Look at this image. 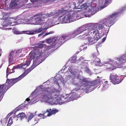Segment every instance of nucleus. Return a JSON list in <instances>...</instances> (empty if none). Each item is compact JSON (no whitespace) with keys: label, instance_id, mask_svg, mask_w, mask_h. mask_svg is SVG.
I'll list each match as a JSON object with an SVG mask.
<instances>
[{"label":"nucleus","instance_id":"obj_39","mask_svg":"<svg viewBox=\"0 0 126 126\" xmlns=\"http://www.w3.org/2000/svg\"><path fill=\"white\" fill-rule=\"evenodd\" d=\"M108 81H106L104 82V84L105 85H106L107 84H108Z\"/></svg>","mask_w":126,"mask_h":126},{"label":"nucleus","instance_id":"obj_31","mask_svg":"<svg viewBox=\"0 0 126 126\" xmlns=\"http://www.w3.org/2000/svg\"><path fill=\"white\" fill-rule=\"evenodd\" d=\"M54 33L53 32L51 31V32H49L48 33H45V35H43V37H44L45 36H47L49 34H52V33Z\"/></svg>","mask_w":126,"mask_h":126},{"label":"nucleus","instance_id":"obj_25","mask_svg":"<svg viewBox=\"0 0 126 126\" xmlns=\"http://www.w3.org/2000/svg\"><path fill=\"white\" fill-rule=\"evenodd\" d=\"M13 123L12 118V117H10L9 118L7 126H10Z\"/></svg>","mask_w":126,"mask_h":126},{"label":"nucleus","instance_id":"obj_4","mask_svg":"<svg viewBox=\"0 0 126 126\" xmlns=\"http://www.w3.org/2000/svg\"><path fill=\"white\" fill-rule=\"evenodd\" d=\"M63 10H59L58 12H51L49 14L47 13L46 14H43L41 13L37 14L33 16L31 19L34 21V19L36 21V23L38 25H40L41 22L44 21V19L46 17L53 16L57 17L60 15V14L62 13Z\"/></svg>","mask_w":126,"mask_h":126},{"label":"nucleus","instance_id":"obj_7","mask_svg":"<svg viewBox=\"0 0 126 126\" xmlns=\"http://www.w3.org/2000/svg\"><path fill=\"white\" fill-rule=\"evenodd\" d=\"M125 77L123 75L118 77L116 73H112L110 74V79L113 84H118L122 81Z\"/></svg>","mask_w":126,"mask_h":126},{"label":"nucleus","instance_id":"obj_9","mask_svg":"<svg viewBox=\"0 0 126 126\" xmlns=\"http://www.w3.org/2000/svg\"><path fill=\"white\" fill-rule=\"evenodd\" d=\"M76 15L73 14L71 15L69 13L65 15L62 18V21L65 23H69L74 21L76 19Z\"/></svg>","mask_w":126,"mask_h":126},{"label":"nucleus","instance_id":"obj_45","mask_svg":"<svg viewBox=\"0 0 126 126\" xmlns=\"http://www.w3.org/2000/svg\"><path fill=\"white\" fill-rule=\"evenodd\" d=\"M6 73H7V75H6V76H8V71H7H7H6Z\"/></svg>","mask_w":126,"mask_h":126},{"label":"nucleus","instance_id":"obj_32","mask_svg":"<svg viewBox=\"0 0 126 126\" xmlns=\"http://www.w3.org/2000/svg\"><path fill=\"white\" fill-rule=\"evenodd\" d=\"M39 120L37 118H36L34 120V122H35V124H34V125H35V124L37 123L38 122H39Z\"/></svg>","mask_w":126,"mask_h":126},{"label":"nucleus","instance_id":"obj_30","mask_svg":"<svg viewBox=\"0 0 126 126\" xmlns=\"http://www.w3.org/2000/svg\"><path fill=\"white\" fill-rule=\"evenodd\" d=\"M96 81V80H95L91 82L90 83V86H94L97 84L98 83Z\"/></svg>","mask_w":126,"mask_h":126},{"label":"nucleus","instance_id":"obj_14","mask_svg":"<svg viewBox=\"0 0 126 126\" xmlns=\"http://www.w3.org/2000/svg\"><path fill=\"white\" fill-rule=\"evenodd\" d=\"M46 40L47 43L50 45L54 44V45H55L58 43V39L57 40L56 38H50L47 39Z\"/></svg>","mask_w":126,"mask_h":126},{"label":"nucleus","instance_id":"obj_2","mask_svg":"<svg viewBox=\"0 0 126 126\" xmlns=\"http://www.w3.org/2000/svg\"><path fill=\"white\" fill-rule=\"evenodd\" d=\"M105 24L101 22L98 23H95L92 25L90 28H88L86 26L87 32H89V33H95V40L97 41L103 36L105 34V33L103 32L101 35H102L100 36V34L102 33V31L103 30L104 28Z\"/></svg>","mask_w":126,"mask_h":126},{"label":"nucleus","instance_id":"obj_40","mask_svg":"<svg viewBox=\"0 0 126 126\" xmlns=\"http://www.w3.org/2000/svg\"><path fill=\"white\" fill-rule=\"evenodd\" d=\"M19 54L18 55V58H19L20 57H22L23 56V55L22 54H20L19 55Z\"/></svg>","mask_w":126,"mask_h":126},{"label":"nucleus","instance_id":"obj_19","mask_svg":"<svg viewBox=\"0 0 126 126\" xmlns=\"http://www.w3.org/2000/svg\"><path fill=\"white\" fill-rule=\"evenodd\" d=\"M7 87H10L14 84L12 79H8L7 80Z\"/></svg>","mask_w":126,"mask_h":126},{"label":"nucleus","instance_id":"obj_1","mask_svg":"<svg viewBox=\"0 0 126 126\" xmlns=\"http://www.w3.org/2000/svg\"><path fill=\"white\" fill-rule=\"evenodd\" d=\"M126 62V52L119 58L116 59L114 61H111V63L107 64L106 69L112 71L116 68L125 67L124 63Z\"/></svg>","mask_w":126,"mask_h":126},{"label":"nucleus","instance_id":"obj_12","mask_svg":"<svg viewBox=\"0 0 126 126\" xmlns=\"http://www.w3.org/2000/svg\"><path fill=\"white\" fill-rule=\"evenodd\" d=\"M58 111V110L53 108L52 110L51 109H47L45 112L42 114L43 116H49L52 114H55Z\"/></svg>","mask_w":126,"mask_h":126},{"label":"nucleus","instance_id":"obj_48","mask_svg":"<svg viewBox=\"0 0 126 126\" xmlns=\"http://www.w3.org/2000/svg\"><path fill=\"white\" fill-rule=\"evenodd\" d=\"M44 41H43L42 42V43H44Z\"/></svg>","mask_w":126,"mask_h":126},{"label":"nucleus","instance_id":"obj_10","mask_svg":"<svg viewBox=\"0 0 126 126\" xmlns=\"http://www.w3.org/2000/svg\"><path fill=\"white\" fill-rule=\"evenodd\" d=\"M87 27L85 26H82L78 28L72 33H71L72 38L75 37L83 32L86 31L87 29Z\"/></svg>","mask_w":126,"mask_h":126},{"label":"nucleus","instance_id":"obj_16","mask_svg":"<svg viewBox=\"0 0 126 126\" xmlns=\"http://www.w3.org/2000/svg\"><path fill=\"white\" fill-rule=\"evenodd\" d=\"M7 87V84L6 83L3 84L0 86V93H2V94L5 92L6 90V89Z\"/></svg>","mask_w":126,"mask_h":126},{"label":"nucleus","instance_id":"obj_26","mask_svg":"<svg viewBox=\"0 0 126 126\" xmlns=\"http://www.w3.org/2000/svg\"><path fill=\"white\" fill-rule=\"evenodd\" d=\"M41 89L42 90V91H45L46 92V93H46V94H45L44 95H42V98L43 99H44V98H43V97L44 95H47V92H49L48 91H47V87H44L43 88H42ZM45 99V98H44Z\"/></svg>","mask_w":126,"mask_h":126},{"label":"nucleus","instance_id":"obj_35","mask_svg":"<svg viewBox=\"0 0 126 126\" xmlns=\"http://www.w3.org/2000/svg\"><path fill=\"white\" fill-rule=\"evenodd\" d=\"M45 32H43L39 34L38 35V37H39L40 36H42V35H43L44 34Z\"/></svg>","mask_w":126,"mask_h":126},{"label":"nucleus","instance_id":"obj_21","mask_svg":"<svg viewBox=\"0 0 126 126\" xmlns=\"http://www.w3.org/2000/svg\"><path fill=\"white\" fill-rule=\"evenodd\" d=\"M89 32H86L84 34L79 36L80 38L82 39H85L88 37V36L89 35Z\"/></svg>","mask_w":126,"mask_h":126},{"label":"nucleus","instance_id":"obj_11","mask_svg":"<svg viewBox=\"0 0 126 126\" xmlns=\"http://www.w3.org/2000/svg\"><path fill=\"white\" fill-rule=\"evenodd\" d=\"M72 38L71 34L68 35L67 34H63L58 39V43L59 44H62L64 43L65 41H66L69 39Z\"/></svg>","mask_w":126,"mask_h":126},{"label":"nucleus","instance_id":"obj_6","mask_svg":"<svg viewBox=\"0 0 126 126\" xmlns=\"http://www.w3.org/2000/svg\"><path fill=\"white\" fill-rule=\"evenodd\" d=\"M118 12H116L112 14L111 15L109 16L107 18L106 21L102 23L105 24L104 28L103 29V30L105 31V32L106 33H105V34H107L109 31V26H111L114 24V20L117 16L119 14Z\"/></svg>","mask_w":126,"mask_h":126},{"label":"nucleus","instance_id":"obj_41","mask_svg":"<svg viewBox=\"0 0 126 126\" xmlns=\"http://www.w3.org/2000/svg\"><path fill=\"white\" fill-rule=\"evenodd\" d=\"M5 29L6 30H11V28H5Z\"/></svg>","mask_w":126,"mask_h":126},{"label":"nucleus","instance_id":"obj_44","mask_svg":"<svg viewBox=\"0 0 126 126\" xmlns=\"http://www.w3.org/2000/svg\"><path fill=\"white\" fill-rule=\"evenodd\" d=\"M56 81V84L59 86V83L58 82V81Z\"/></svg>","mask_w":126,"mask_h":126},{"label":"nucleus","instance_id":"obj_17","mask_svg":"<svg viewBox=\"0 0 126 126\" xmlns=\"http://www.w3.org/2000/svg\"><path fill=\"white\" fill-rule=\"evenodd\" d=\"M95 36L93 37H89L88 42V44L90 45L94 44L95 43Z\"/></svg>","mask_w":126,"mask_h":126},{"label":"nucleus","instance_id":"obj_3","mask_svg":"<svg viewBox=\"0 0 126 126\" xmlns=\"http://www.w3.org/2000/svg\"><path fill=\"white\" fill-rule=\"evenodd\" d=\"M46 47V44H42L34 47L33 49L29 54L28 58L31 60L35 59L37 60L39 59L43 56L44 51L40 49Z\"/></svg>","mask_w":126,"mask_h":126},{"label":"nucleus","instance_id":"obj_27","mask_svg":"<svg viewBox=\"0 0 126 126\" xmlns=\"http://www.w3.org/2000/svg\"><path fill=\"white\" fill-rule=\"evenodd\" d=\"M109 2V0H105V2L104 4V5L103 6H101V10L103 9L107 6V4Z\"/></svg>","mask_w":126,"mask_h":126},{"label":"nucleus","instance_id":"obj_43","mask_svg":"<svg viewBox=\"0 0 126 126\" xmlns=\"http://www.w3.org/2000/svg\"><path fill=\"white\" fill-rule=\"evenodd\" d=\"M30 100V99L28 98L26 99V101L28 102Z\"/></svg>","mask_w":126,"mask_h":126},{"label":"nucleus","instance_id":"obj_50","mask_svg":"<svg viewBox=\"0 0 126 126\" xmlns=\"http://www.w3.org/2000/svg\"><path fill=\"white\" fill-rule=\"evenodd\" d=\"M80 58H80V59H79L80 60H81L80 59Z\"/></svg>","mask_w":126,"mask_h":126},{"label":"nucleus","instance_id":"obj_29","mask_svg":"<svg viewBox=\"0 0 126 126\" xmlns=\"http://www.w3.org/2000/svg\"><path fill=\"white\" fill-rule=\"evenodd\" d=\"M34 115L32 113H31L29 117L28 118V122L31 120V119L34 117Z\"/></svg>","mask_w":126,"mask_h":126},{"label":"nucleus","instance_id":"obj_15","mask_svg":"<svg viewBox=\"0 0 126 126\" xmlns=\"http://www.w3.org/2000/svg\"><path fill=\"white\" fill-rule=\"evenodd\" d=\"M34 64L35 63L34 62L30 68L27 70H25V71L21 74L24 78L36 66V65H35Z\"/></svg>","mask_w":126,"mask_h":126},{"label":"nucleus","instance_id":"obj_38","mask_svg":"<svg viewBox=\"0 0 126 126\" xmlns=\"http://www.w3.org/2000/svg\"><path fill=\"white\" fill-rule=\"evenodd\" d=\"M106 37H104L102 39V42H104L106 40Z\"/></svg>","mask_w":126,"mask_h":126},{"label":"nucleus","instance_id":"obj_8","mask_svg":"<svg viewBox=\"0 0 126 126\" xmlns=\"http://www.w3.org/2000/svg\"><path fill=\"white\" fill-rule=\"evenodd\" d=\"M89 82V81L88 79L86 78H83L82 79L78 77L74 78L73 81L74 84L80 87L86 86Z\"/></svg>","mask_w":126,"mask_h":126},{"label":"nucleus","instance_id":"obj_47","mask_svg":"<svg viewBox=\"0 0 126 126\" xmlns=\"http://www.w3.org/2000/svg\"><path fill=\"white\" fill-rule=\"evenodd\" d=\"M42 87V85H40V87Z\"/></svg>","mask_w":126,"mask_h":126},{"label":"nucleus","instance_id":"obj_28","mask_svg":"<svg viewBox=\"0 0 126 126\" xmlns=\"http://www.w3.org/2000/svg\"><path fill=\"white\" fill-rule=\"evenodd\" d=\"M31 60L30 59H29V58H28V57L27 58V60L25 61V64H26L27 66H28L30 64Z\"/></svg>","mask_w":126,"mask_h":126},{"label":"nucleus","instance_id":"obj_42","mask_svg":"<svg viewBox=\"0 0 126 126\" xmlns=\"http://www.w3.org/2000/svg\"><path fill=\"white\" fill-rule=\"evenodd\" d=\"M48 29V28H43V30H47V29Z\"/></svg>","mask_w":126,"mask_h":126},{"label":"nucleus","instance_id":"obj_24","mask_svg":"<svg viewBox=\"0 0 126 126\" xmlns=\"http://www.w3.org/2000/svg\"><path fill=\"white\" fill-rule=\"evenodd\" d=\"M28 66L26 64H19L17 65V68H22V69H25Z\"/></svg>","mask_w":126,"mask_h":126},{"label":"nucleus","instance_id":"obj_5","mask_svg":"<svg viewBox=\"0 0 126 126\" xmlns=\"http://www.w3.org/2000/svg\"><path fill=\"white\" fill-rule=\"evenodd\" d=\"M61 91L60 89H53L51 92H47V95H44L43 98L47 100L56 99L57 101H59L61 100L60 94Z\"/></svg>","mask_w":126,"mask_h":126},{"label":"nucleus","instance_id":"obj_36","mask_svg":"<svg viewBox=\"0 0 126 126\" xmlns=\"http://www.w3.org/2000/svg\"><path fill=\"white\" fill-rule=\"evenodd\" d=\"M14 33L15 34H18V32L16 31H14Z\"/></svg>","mask_w":126,"mask_h":126},{"label":"nucleus","instance_id":"obj_46","mask_svg":"<svg viewBox=\"0 0 126 126\" xmlns=\"http://www.w3.org/2000/svg\"><path fill=\"white\" fill-rule=\"evenodd\" d=\"M36 0H30L31 2H33L35 1H36Z\"/></svg>","mask_w":126,"mask_h":126},{"label":"nucleus","instance_id":"obj_22","mask_svg":"<svg viewBox=\"0 0 126 126\" xmlns=\"http://www.w3.org/2000/svg\"><path fill=\"white\" fill-rule=\"evenodd\" d=\"M26 114L23 112L20 113L19 114L16 115L17 117H19L21 119L24 118L26 116Z\"/></svg>","mask_w":126,"mask_h":126},{"label":"nucleus","instance_id":"obj_33","mask_svg":"<svg viewBox=\"0 0 126 126\" xmlns=\"http://www.w3.org/2000/svg\"><path fill=\"white\" fill-rule=\"evenodd\" d=\"M87 4L86 3H84L83 4L82 6H81V7H81V8H82L83 7H87Z\"/></svg>","mask_w":126,"mask_h":126},{"label":"nucleus","instance_id":"obj_23","mask_svg":"<svg viewBox=\"0 0 126 126\" xmlns=\"http://www.w3.org/2000/svg\"><path fill=\"white\" fill-rule=\"evenodd\" d=\"M13 52H11L8 56V59L9 62H11L13 60Z\"/></svg>","mask_w":126,"mask_h":126},{"label":"nucleus","instance_id":"obj_49","mask_svg":"<svg viewBox=\"0 0 126 126\" xmlns=\"http://www.w3.org/2000/svg\"><path fill=\"white\" fill-rule=\"evenodd\" d=\"M72 61H72H71V62H73Z\"/></svg>","mask_w":126,"mask_h":126},{"label":"nucleus","instance_id":"obj_20","mask_svg":"<svg viewBox=\"0 0 126 126\" xmlns=\"http://www.w3.org/2000/svg\"><path fill=\"white\" fill-rule=\"evenodd\" d=\"M16 0H11L10 5V6L12 7L16 6L17 4L16 3Z\"/></svg>","mask_w":126,"mask_h":126},{"label":"nucleus","instance_id":"obj_34","mask_svg":"<svg viewBox=\"0 0 126 126\" xmlns=\"http://www.w3.org/2000/svg\"><path fill=\"white\" fill-rule=\"evenodd\" d=\"M85 70L88 73H89V72H90V70L88 68H85Z\"/></svg>","mask_w":126,"mask_h":126},{"label":"nucleus","instance_id":"obj_13","mask_svg":"<svg viewBox=\"0 0 126 126\" xmlns=\"http://www.w3.org/2000/svg\"><path fill=\"white\" fill-rule=\"evenodd\" d=\"M43 30L42 28H40L35 31H23L22 32L24 34H26L29 35H33L36 33H38L41 32L43 31Z\"/></svg>","mask_w":126,"mask_h":126},{"label":"nucleus","instance_id":"obj_37","mask_svg":"<svg viewBox=\"0 0 126 126\" xmlns=\"http://www.w3.org/2000/svg\"><path fill=\"white\" fill-rule=\"evenodd\" d=\"M101 63V62H100V59H99V60L97 61V64H100Z\"/></svg>","mask_w":126,"mask_h":126},{"label":"nucleus","instance_id":"obj_18","mask_svg":"<svg viewBox=\"0 0 126 126\" xmlns=\"http://www.w3.org/2000/svg\"><path fill=\"white\" fill-rule=\"evenodd\" d=\"M23 78H24V77H23L22 75H21L17 78L13 79H12L13 82V83H14V84H15L17 82Z\"/></svg>","mask_w":126,"mask_h":126}]
</instances>
